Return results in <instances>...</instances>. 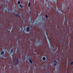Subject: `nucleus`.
Returning a JSON list of instances; mask_svg holds the SVG:
<instances>
[{"mask_svg":"<svg viewBox=\"0 0 73 73\" xmlns=\"http://www.w3.org/2000/svg\"><path fill=\"white\" fill-rule=\"evenodd\" d=\"M30 5H31V3L30 2H29V7H30Z\"/></svg>","mask_w":73,"mask_h":73,"instance_id":"6","label":"nucleus"},{"mask_svg":"<svg viewBox=\"0 0 73 73\" xmlns=\"http://www.w3.org/2000/svg\"><path fill=\"white\" fill-rule=\"evenodd\" d=\"M29 29H30V27H28L27 29V31H29Z\"/></svg>","mask_w":73,"mask_h":73,"instance_id":"2","label":"nucleus"},{"mask_svg":"<svg viewBox=\"0 0 73 73\" xmlns=\"http://www.w3.org/2000/svg\"><path fill=\"white\" fill-rule=\"evenodd\" d=\"M30 13H31V11H30Z\"/></svg>","mask_w":73,"mask_h":73,"instance_id":"13","label":"nucleus"},{"mask_svg":"<svg viewBox=\"0 0 73 73\" xmlns=\"http://www.w3.org/2000/svg\"><path fill=\"white\" fill-rule=\"evenodd\" d=\"M13 49L11 50V53H12V52H13Z\"/></svg>","mask_w":73,"mask_h":73,"instance_id":"7","label":"nucleus"},{"mask_svg":"<svg viewBox=\"0 0 73 73\" xmlns=\"http://www.w3.org/2000/svg\"><path fill=\"white\" fill-rule=\"evenodd\" d=\"M18 4H20V1H18Z\"/></svg>","mask_w":73,"mask_h":73,"instance_id":"9","label":"nucleus"},{"mask_svg":"<svg viewBox=\"0 0 73 73\" xmlns=\"http://www.w3.org/2000/svg\"><path fill=\"white\" fill-rule=\"evenodd\" d=\"M46 18H48V15H46Z\"/></svg>","mask_w":73,"mask_h":73,"instance_id":"11","label":"nucleus"},{"mask_svg":"<svg viewBox=\"0 0 73 73\" xmlns=\"http://www.w3.org/2000/svg\"><path fill=\"white\" fill-rule=\"evenodd\" d=\"M29 61H30V62L31 63V64H32V60H31V59H29Z\"/></svg>","mask_w":73,"mask_h":73,"instance_id":"3","label":"nucleus"},{"mask_svg":"<svg viewBox=\"0 0 73 73\" xmlns=\"http://www.w3.org/2000/svg\"><path fill=\"white\" fill-rule=\"evenodd\" d=\"M54 62L55 63V64H54V65H55V66H56V64H57V61H56V60H54Z\"/></svg>","mask_w":73,"mask_h":73,"instance_id":"1","label":"nucleus"},{"mask_svg":"<svg viewBox=\"0 0 73 73\" xmlns=\"http://www.w3.org/2000/svg\"><path fill=\"white\" fill-rule=\"evenodd\" d=\"M1 54H4V52L3 51L2 52H1Z\"/></svg>","mask_w":73,"mask_h":73,"instance_id":"8","label":"nucleus"},{"mask_svg":"<svg viewBox=\"0 0 73 73\" xmlns=\"http://www.w3.org/2000/svg\"><path fill=\"white\" fill-rule=\"evenodd\" d=\"M17 62H19V60L18 59H17Z\"/></svg>","mask_w":73,"mask_h":73,"instance_id":"12","label":"nucleus"},{"mask_svg":"<svg viewBox=\"0 0 73 73\" xmlns=\"http://www.w3.org/2000/svg\"><path fill=\"white\" fill-rule=\"evenodd\" d=\"M73 62L72 61L71 62V65H73Z\"/></svg>","mask_w":73,"mask_h":73,"instance_id":"10","label":"nucleus"},{"mask_svg":"<svg viewBox=\"0 0 73 73\" xmlns=\"http://www.w3.org/2000/svg\"><path fill=\"white\" fill-rule=\"evenodd\" d=\"M42 60H44V61L45 60H46V58H45V57H43V58H42Z\"/></svg>","mask_w":73,"mask_h":73,"instance_id":"4","label":"nucleus"},{"mask_svg":"<svg viewBox=\"0 0 73 73\" xmlns=\"http://www.w3.org/2000/svg\"><path fill=\"white\" fill-rule=\"evenodd\" d=\"M20 7H21V8H23V7L24 6H23L21 5H20Z\"/></svg>","mask_w":73,"mask_h":73,"instance_id":"5","label":"nucleus"}]
</instances>
